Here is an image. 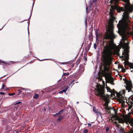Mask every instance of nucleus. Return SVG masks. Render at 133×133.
<instances>
[{
    "label": "nucleus",
    "mask_w": 133,
    "mask_h": 133,
    "mask_svg": "<svg viewBox=\"0 0 133 133\" xmlns=\"http://www.w3.org/2000/svg\"><path fill=\"white\" fill-rule=\"evenodd\" d=\"M115 37L114 34H105L104 36L103 48L101 51V59L104 66V72L103 74L104 76L111 74L108 72L109 71V66L112 62V56L113 52L111 50L114 47L113 39Z\"/></svg>",
    "instance_id": "nucleus-1"
},
{
    "label": "nucleus",
    "mask_w": 133,
    "mask_h": 133,
    "mask_svg": "<svg viewBox=\"0 0 133 133\" xmlns=\"http://www.w3.org/2000/svg\"><path fill=\"white\" fill-rule=\"evenodd\" d=\"M111 9H110L109 12L110 18L108 23V25H106V32L105 33H114V25L113 23L116 17L113 16V12L115 10H116L118 12H120L121 11H124L125 9L123 7H121L116 5L114 6H111Z\"/></svg>",
    "instance_id": "nucleus-2"
},
{
    "label": "nucleus",
    "mask_w": 133,
    "mask_h": 133,
    "mask_svg": "<svg viewBox=\"0 0 133 133\" xmlns=\"http://www.w3.org/2000/svg\"><path fill=\"white\" fill-rule=\"evenodd\" d=\"M125 90H123L122 92H120L119 93L117 94V100L119 101L120 103L122 104H124L126 102L127 103L129 102L131 104H133V102L130 100L128 101L127 102V99L126 98L124 97V96L125 95Z\"/></svg>",
    "instance_id": "nucleus-3"
},
{
    "label": "nucleus",
    "mask_w": 133,
    "mask_h": 133,
    "mask_svg": "<svg viewBox=\"0 0 133 133\" xmlns=\"http://www.w3.org/2000/svg\"><path fill=\"white\" fill-rule=\"evenodd\" d=\"M97 93L96 94V95L99 96L100 97L106 102H108L109 100L108 98L104 95V88L102 87L98 88H97Z\"/></svg>",
    "instance_id": "nucleus-4"
},
{
    "label": "nucleus",
    "mask_w": 133,
    "mask_h": 133,
    "mask_svg": "<svg viewBox=\"0 0 133 133\" xmlns=\"http://www.w3.org/2000/svg\"><path fill=\"white\" fill-rule=\"evenodd\" d=\"M105 77L106 81L108 83H110L112 85H114V80L113 78L111 76V74L106 75Z\"/></svg>",
    "instance_id": "nucleus-5"
},
{
    "label": "nucleus",
    "mask_w": 133,
    "mask_h": 133,
    "mask_svg": "<svg viewBox=\"0 0 133 133\" xmlns=\"http://www.w3.org/2000/svg\"><path fill=\"white\" fill-rule=\"evenodd\" d=\"M127 86L126 87V89L128 90V92H129L131 90L132 87V84L130 81H128L126 83Z\"/></svg>",
    "instance_id": "nucleus-6"
},
{
    "label": "nucleus",
    "mask_w": 133,
    "mask_h": 133,
    "mask_svg": "<svg viewBox=\"0 0 133 133\" xmlns=\"http://www.w3.org/2000/svg\"><path fill=\"white\" fill-rule=\"evenodd\" d=\"M117 26L118 29V33H126L125 32H122V25L120 24H118ZM126 33H133L132 32H127Z\"/></svg>",
    "instance_id": "nucleus-7"
},
{
    "label": "nucleus",
    "mask_w": 133,
    "mask_h": 133,
    "mask_svg": "<svg viewBox=\"0 0 133 133\" xmlns=\"http://www.w3.org/2000/svg\"><path fill=\"white\" fill-rule=\"evenodd\" d=\"M124 63V65H128L130 68L133 69V64L131 63H130L128 60H127L125 61Z\"/></svg>",
    "instance_id": "nucleus-8"
},
{
    "label": "nucleus",
    "mask_w": 133,
    "mask_h": 133,
    "mask_svg": "<svg viewBox=\"0 0 133 133\" xmlns=\"http://www.w3.org/2000/svg\"><path fill=\"white\" fill-rule=\"evenodd\" d=\"M119 35L120 36H121L122 37V39L124 40H126L127 37H128V35L127 34H129H129H132L133 35V34H119Z\"/></svg>",
    "instance_id": "nucleus-9"
},
{
    "label": "nucleus",
    "mask_w": 133,
    "mask_h": 133,
    "mask_svg": "<svg viewBox=\"0 0 133 133\" xmlns=\"http://www.w3.org/2000/svg\"><path fill=\"white\" fill-rule=\"evenodd\" d=\"M93 111L97 116H99V115H100L101 116V113L100 111L96 109L95 108H93Z\"/></svg>",
    "instance_id": "nucleus-10"
},
{
    "label": "nucleus",
    "mask_w": 133,
    "mask_h": 133,
    "mask_svg": "<svg viewBox=\"0 0 133 133\" xmlns=\"http://www.w3.org/2000/svg\"><path fill=\"white\" fill-rule=\"evenodd\" d=\"M6 84L5 83H3L2 88H1L0 90L1 91H2L3 90H8V88L6 87V86L5 85Z\"/></svg>",
    "instance_id": "nucleus-11"
},
{
    "label": "nucleus",
    "mask_w": 133,
    "mask_h": 133,
    "mask_svg": "<svg viewBox=\"0 0 133 133\" xmlns=\"http://www.w3.org/2000/svg\"><path fill=\"white\" fill-rule=\"evenodd\" d=\"M63 110H62L60 111L58 113L54 115V116L55 117H59L61 115V113L63 111Z\"/></svg>",
    "instance_id": "nucleus-12"
},
{
    "label": "nucleus",
    "mask_w": 133,
    "mask_h": 133,
    "mask_svg": "<svg viewBox=\"0 0 133 133\" xmlns=\"http://www.w3.org/2000/svg\"><path fill=\"white\" fill-rule=\"evenodd\" d=\"M105 108L106 111H107L109 113L111 114V111L112 110L111 109L112 108H109L108 107H105Z\"/></svg>",
    "instance_id": "nucleus-13"
},
{
    "label": "nucleus",
    "mask_w": 133,
    "mask_h": 133,
    "mask_svg": "<svg viewBox=\"0 0 133 133\" xmlns=\"http://www.w3.org/2000/svg\"><path fill=\"white\" fill-rule=\"evenodd\" d=\"M0 63H3L4 64L3 65V66H8V65H10V63H7L6 62H4V61H1L0 60Z\"/></svg>",
    "instance_id": "nucleus-14"
},
{
    "label": "nucleus",
    "mask_w": 133,
    "mask_h": 133,
    "mask_svg": "<svg viewBox=\"0 0 133 133\" xmlns=\"http://www.w3.org/2000/svg\"><path fill=\"white\" fill-rule=\"evenodd\" d=\"M124 13V17H125L126 18H128L129 17V15L128 12V11H125Z\"/></svg>",
    "instance_id": "nucleus-15"
},
{
    "label": "nucleus",
    "mask_w": 133,
    "mask_h": 133,
    "mask_svg": "<svg viewBox=\"0 0 133 133\" xmlns=\"http://www.w3.org/2000/svg\"><path fill=\"white\" fill-rule=\"evenodd\" d=\"M21 90L20 89H19L18 90V92L17 93V95H20L21 93L22 92V91L21 90H24L25 89L22 88H21Z\"/></svg>",
    "instance_id": "nucleus-16"
},
{
    "label": "nucleus",
    "mask_w": 133,
    "mask_h": 133,
    "mask_svg": "<svg viewBox=\"0 0 133 133\" xmlns=\"http://www.w3.org/2000/svg\"><path fill=\"white\" fill-rule=\"evenodd\" d=\"M97 1V0H91V1H90V2H91V5H93L94 4H95L96 2Z\"/></svg>",
    "instance_id": "nucleus-17"
},
{
    "label": "nucleus",
    "mask_w": 133,
    "mask_h": 133,
    "mask_svg": "<svg viewBox=\"0 0 133 133\" xmlns=\"http://www.w3.org/2000/svg\"><path fill=\"white\" fill-rule=\"evenodd\" d=\"M76 74H73L72 75H71L69 77V78H71V79H72L73 78H75L76 77Z\"/></svg>",
    "instance_id": "nucleus-18"
},
{
    "label": "nucleus",
    "mask_w": 133,
    "mask_h": 133,
    "mask_svg": "<svg viewBox=\"0 0 133 133\" xmlns=\"http://www.w3.org/2000/svg\"><path fill=\"white\" fill-rule=\"evenodd\" d=\"M39 95L37 94H34L33 98H34L37 99Z\"/></svg>",
    "instance_id": "nucleus-19"
},
{
    "label": "nucleus",
    "mask_w": 133,
    "mask_h": 133,
    "mask_svg": "<svg viewBox=\"0 0 133 133\" xmlns=\"http://www.w3.org/2000/svg\"><path fill=\"white\" fill-rule=\"evenodd\" d=\"M63 118V116L61 115L60 117H58L57 120L58 121H60Z\"/></svg>",
    "instance_id": "nucleus-20"
},
{
    "label": "nucleus",
    "mask_w": 133,
    "mask_h": 133,
    "mask_svg": "<svg viewBox=\"0 0 133 133\" xmlns=\"http://www.w3.org/2000/svg\"><path fill=\"white\" fill-rule=\"evenodd\" d=\"M106 88H107V92L109 91L111 93L112 92L111 89L109 87H108L107 85H106Z\"/></svg>",
    "instance_id": "nucleus-21"
},
{
    "label": "nucleus",
    "mask_w": 133,
    "mask_h": 133,
    "mask_svg": "<svg viewBox=\"0 0 133 133\" xmlns=\"http://www.w3.org/2000/svg\"><path fill=\"white\" fill-rule=\"evenodd\" d=\"M118 121L119 123H124L123 120L121 118L119 119H118Z\"/></svg>",
    "instance_id": "nucleus-22"
},
{
    "label": "nucleus",
    "mask_w": 133,
    "mask_h": 133,
    "mask_svg": "<svg viewBox=\"0 0 133 133\" xmlns=\"http://www.w3.org/2000/svg\"><path fill=\"white\" fill-rule=\"evenodd\" d=\"M129 122L130 125L132 126V128H133V119L130 120Z\"/></svg>",
    "instance_id": "nucleus-23"
},
{
    "label": "nucleus",
    "mask_w": 133,
    "mask_h": 133,
    "mask_svg": "<svg viewBox=\"0 0 133 133\" xmlns=\"http://www.w3.org/2000/svg\"><path fill=\"white\" fill-rule=\"evenodd\" d=\"M69 72H66V73H63V75H62V77L65 76L69 75Z\"/></svg>",
    "instance_id": "nucleus-24"
},
{
    "label": "nucleus",
    "mask_w": 133,
    "mask_h": 133,
    "mask_svg": "<svg viewBox=\"0 0 133 133\" xmlns=\"http://www.w3.org/2000/svg\"><path fill=\"white\" fill-rule=\"evenodd\" d=\"M115 1L117 2L118 1V0H114ZM123 1L127 3H129V0H123Z\"/></svg>",
    "instance_id": "nucleus-25"
},
{
    "label": "nucleus",
    "mask_w": 133,
    "mask_h": 133,
    "mask_svg": "<svg viewBox=\"0 0 133 133\" xmlns=\"http://www.w3.org/2000/svg\"><path fill=\"white\" fill-rule=\"evenodd\" d=\"M114 112L115 114H116L117 112V110L114 108L111 109Z\"/></svg>",
    "instance_id": "nucleus-26"
},
{
    "label": "nucleus",
    "mask_w": 133,
    "mask_h": 133,
    "mask_svg": "<svg viewBox=\"0 0 133 133\" xmlns=\"http://www.w3.org/2000/svg\"><path fill=\"white\" fill-rule=\"evenodd\" d=\"M96 39H97L98 37L100 36H101L102 34H96Z\"/></svg>",
    "instance_id": "nucleus-27"
},
{
    "label": "nucleus",
    "mask_w": 133,
    "mask_h": 133,
    "mask_svg": "<svg viewBox=\"0 0 133 133\" xmlns=\"http://www.w3.org/2000/svg\"><path fill=\"white\" fill-rule=\"evenodd\" d=\"M80 62V61L79 60H78L77 61V62L76 63V66H77L79 63Z\"/></svg>",
    "instance_id": "nucleus-28"
},
{
    "label": "nucleus",
    "mask_w": 133,
    "mask_h": 133,
    "mask_svg": "<svg viewBox=\"0 0 133 133\" xmlns=\"http://www.w3.org/2000/svg\"><path fill=\"white\" fill-rule=\"evenodd\" d=\"M21 103V102H15L14 103V104L15 105H17L19 104L20 103Z\"/></svg>",
    "instance_id": "nucleus-29"
},
{
    "label": "nucleus",
    "mask_w": 133,
    "mask_h": 133,
    "mask_svg": "<svg viewBox=\"0 0 133 133\" xmlns=\"http://www.w3.org/2000/svg\"><path fill=\"white\" fill-rule=\"evenodd\" d=\"M19 105H16L14 107V108L16 110H17L18 109V107H19Z\"/></svg>",
    "instance_id": "nucleus-30"
},
{
    "label": "nucleus",
    "mask_w": 133,
    "mask_h": 133,
    "mask_svg": "<svg viewBox=\"0 0 133 133\" xmlns=\"http://www.w3.org/2000/svg\"><path fill=\"white\" fill-rule=\"evenodd\" d=\"M88 130L86 129L83 131V133H87L88 132Z\"/></svg>",
    "instance_id": "nucleus-31"
},
{
    "label": "nucleus",
    "mask_w": 133,
    "mask_h": 133,
    "mask_svg": "<svg viewBox=\"0 0 133 133\" xmlns=\"http://www.w3.org/2000/svg\"><path fill=\"white\" fill-rule=\"evenodd\" d=\"M91 2H90V4L89 5V7H90V8H91V7L92 6H94V8H95V9H96V8L95 7V5H91Z\"/></svg>",
    "instance_id": "nucleus-32"
},
{
    "label": "nucleus",
    "mask_w": 133,
    "mask_h": 133,
    "mask_svg": "<svg viewBox=\"0 0 133 133\" xmlns=\"http://www.w3.org/2000/svg\"><path fill=\"white\" fill-rule=\"evenodd\" d=\"M15 94V93H9L8 95L9 96H11L13 95H14Z\"/></svg>",
    "instance_id": "nucleus-33"
},
{
    "label": "nucleus",
    "mask_w": 133,
    "mask_h": 133,
    "mask_svg": "<svg viewBox=\"0 0 133 133\" xmlns=\"http://www.w3.org/2000/svg\"><path fill=\"white\" fill-rule=\"evenodd\" d=\"M97 46L96 43L94 44V47L95 49L97 48Z\"/></svg>",
    "instance_id": "nucleus-34"
},
{
    "label": "nucleus",
    "mask_w": 133,
    "mask_h": 133,
    "mask_svg": "<svg viewBox=\"0 0 133 133\" xmlns=\"http://www.w3.org/2000/svg\"><path fill=\"white\" fill-rule=\"evenodd\" d=\"M83 59L85 60V61H87V57H85V56L84 57Z\"/></svg>",
    "instance_id": "nucleus-35"
},
{
    "label": "nucleus",
    "mask_w": 133,
    "mask_h": 133,
    "mask_svg": "<svg viewBox=\"0 0 133 133\" xmlns=\"http://www.w3.org/2000/svg\"><path fill=\"white\" fill-rule=\"evenodd\" d=\"M109 128L107 127V128H106V132H108V131L109 130Z\"/></svg>",
    "instance_id": "nucleus-36"
},
{
    "label": "nucleus",
    "mask_w": 133,
    "mask_h": 133,
    "mask_svg": "<svg viewBox=\"0 0 133 133\" xmlns=\"http://www.w3.org/2000/svg\"><path fill=\"white\" fill-rule=\"evenodd\" d=\"M63 91H60L59 92V94H62L63 93Z\"/></svg>",
    "instance_id": "nucleus-37"
},
{
    "label": "nucleus",
    "mask_w": 133,
    "mask_h": 133,
    "mask_svg": "<svg viewBox=\"0 0 133 133\" xmlns=\"http://www.w3.org/2000/svg\"><path fill=\"white\" fill-rule=\"evenodd\" d=\"M68 86H66V88H65V91H66L68 89Z\"/></svg>",
    "instance_id": "nucleus-38"
},
{
    "label": "nucleus",
    "mask_w": 133,
    "mask_h": 133,
    "mask_svg": "<svg viewBox=\"0 0 133 133\" xmlns=\"http://www.w3.org/2000/svg\"><path fill=\"white\" fill-rule=\"evenodd\" d=\"M98 78L101 79V80H102V77H99Z\"/></svg>",
    "instance_id": "nucleus-39"
},
{
    "label": "nucleus",
    "mask_w": 133,
    "mask_h": 133,
    "mask_svg": "<svg viewBox=\"0 0 133 133\" xmlns=\"http://www.w3.org/2000/svg\"><path fill=\"white\" fill-rule=\"evenodd\" d=\"M120 67L122 69V70L124 69V67L123 66H121Z\"/></svg>",
    "instance_id": "nucleus-40"
},
{
    "label": "nucleus",
    "mask_w": 133,
    "mask_h": 133,
    "mask_svg": "<svg viewBox=\"0 0 133 133\" xmlns=\"http://www.w3.org/2000/svg\"><path fill=\"white\" fill-rule=\"evenodd\" d=\"M5 94L3 92H0V94L1 95H4Z\"/></svg>",
    "instance_id": "nucleus-41"
},
{
    "label": "nucleus",
    "mask_w": 133,
    "mask_h": 133,
    "mask_svg": "<svg viewBox=\"0 0 133 133\" xmlns=\"http://www.w3.org/2000/svg\"><path fill=\"white\" fill-rule=\"evenodd\" d=\"M130 133H133V130H131L130 131Z\"/></svg>",
    "instance_id": "nucleus-42"
},
{
    "label": "nucleus",
    "mask_w": 133,
    "mask_h": 133,
    "mask_svg": "<svg viewBox=\"0 0 133 133\" xmlns=\"http://www.w3.org/2000/svg\"><path fill=\"white\" fill-rule=\"evenodd\" d=\"M88 125L89 126H90V127L91 126V124H90V123H88Z\"/></svg>",
    "instance_id": "nucleus-43"
},
{
    "label": "nucleus",
    "mask_w": 133,
    "mask_h": 133,
    "mask_svg": "<svg viewBox=\"0 0 133 133\" xmlns=\"http://www.w3.org/2000/svg\"><path fill=\"white\" fill-rule=\"evenodd\" d=\"M75 64L74 63L73 64H72V68H73L74 67V66H75Z\"/></svg>",
    "instance_id": "nucleus-44"
},
{
    "label": "nucleus",
    "mask_w": 133,
    "mask_h": 133,
    "mask_svg": "<svg viewBox=\"0 0 133 133\" xmlns=\"http://www.w3.org/2000/svg\"><path fill=\"white\" fill-rule=\"evenodd\" d=\"M25 58H28L29 57V56H25Z\"/></svg>",
    "instance_id": "nucleus-45"
},
{
    "label": "nucleus",
    "mask_w": 133,
    "mask_h": 133,
    "mask_svg": "<svg viewBox=\"0 0 133 133\" xmlns=\"http://www.w3.org/2000/svg\"><path fill=\"white\" fill-rule=\"evenodd\" d=\"M63 91V92H65L66 91H65V89L63 90H62Z\"/></svg>",
    "instance_id": "nucleus-46"
},
{
    "label": "nucleus",
    "mask_w": 133,
    "mask_h": 133,
    "mask_svg": "<svg viewBox=\"0 0 133 133\" xmlns=\"http://www.w3.org/2000/svg\"><path fill=\"white\" fill-rule=\"evenodd\" d=\"M75 79H73L72 80V81L71 82V83H72L73 82L75 81Z\"/></svg>",
    "instance_id": "nucleus-47"
},
{
    "label": "nucleus",
    "mask_w": 133,
    "mask_h": 133,
    "mask_svg": "<svg viewBox=\"0 0 133 133\" xmlns=\"http://www.w3.org/2000/svg\"><path fill=\"white\" fill-rule=\"evenodd\" d=\"M132 10L131 9L130 10V12H132Z\"/></svg>",
    "instance_id": "nucleus-48"
},
{
    "label": "nucleus",
    "mask_w": 133,
    "mask_h": 133,
    "mask_svg": "<svg viewBox=\"0 0 133 133\" xmlns=\"http://www.w3.org/2000/svg\"><path fill=\"white\" fill-rule=\"evenodd\" d=\"M131 100L133 101V97H132L131 98Z\"/></svg>",
    "instance_id": "nucleus-49"
},
{
    "label": "nucleus",
    "mask_w": 133,
    "mask_h": 133,
    "mask_svg": "<svg viewBox=\"0 0 133 133\" xmlns=\"http://www.w3.org/2000/svg\"><path fill=\"white\" fill-rule=\"evenodd\" d=\"M95 33H96V34L98 33V32H97V31H95Z\"/></svg>",
    "instance_id": "nucleus-50"
},
{
    "label": "nucleus",
    "mask_w": 133,
    "mask_h": 133,
    "mask_svg": "<svg viewBox=\"0 0 133 133\" xmlns=\"http://www.w3.org/2000/svg\"><path fill=\"white\" fill-rule=\"evenodd\" d=\"M28 33H29V29H28Z\"/></svg>",
    "instance_id": "nucleus-51"
},
{
    "label": "nucleus",
    "mask_w": 133,
    "mask_h": 133,
    "mask_svg": "<svg viewBox=\"0 0 133 133\" xmlns=\"http://www.w3.org/2000/svg\"><path fill=\"white\" fill-rule=\"evenodd\" d=\"M87 22V20L86 21H85V24H86V23Z\"/></svg>",
    "instance_id": "nucleus-52"
},
{
    "label": "nucleus",
    "mask_w": 133,
    "mask_h": 133,
    "mask_svg": "<svg viewBox=\"0 0 133 133\" xmlns=\"http://www.w3.org/2000/svg\"><path fill=\"white\" fill-rule=\"evenodd\" d=\"M45 110H46V109H45V108H44V111H45Z\"/></svg>",
    "instance_id": "nucleus-53"
},
{
    "label": "nucleus",
    "mask_w": 133,
    "mask_h": 133,
    "mask_svg": "<svg viewBox=\"0 0 133 133\" xmlns=\"http://www.w3.org/2000/svg\"><path fill=\"white\" fill-rule=\"evenodd\" d=\"M115 124H116V123H117V122H115Z\"/></svg>",
    "instance_id": "nucleus-54"
},
{
    "label": "nucleus",
    "mask_w": 133,
    "mask_h": 133,
    "mask_svg": "<svg viewBox=\"0 0 133 133\" xmlns=\"http://www.w3.org/2000/svg\"><path fill=\"white\" fill-rule=\"evenodd\" d=\"M69 70L70 71H71V69H69Z\"/></svg>",
    "instance_id": "nucleus-55"
},
{
    "label": "nucleus",
    "mask_w": 133,
    "mask_h": 133,
    "mask_svg": "<svg viewBox=\"0 0 133 133\" xmlns=\"http://www.w3.org/2000/svg\"><path fill=\"white\" fill-rule=\"evenodd\" d=\"M22 94H24V93H22Z\"/></svg>",
    "instance_id": "nucleus-56"
},
{
    "label": "nucleus",
    "mask_w": 133,
    "mask_h": 133,
    "mask_svg": "<svg viewBox=\"0 0 133 133\" xmlns=\"http://www.w3.org/2000/svg\"><path fill=\"white\" fill-rule=\"evenodd\" d=\"M122 72H125V71H122Z\"/></svg>",
    "instance_id": "nucleus-57"
},
{
    "label": "nucleus",
    "mask_w": 133,
    "mask_h": 133,
    "mask_svg": "<svg viewBox=\"0 0 133 133\" xmlns=\"http://www.w3.org/2000/svg\"><path fill=\"white\" fill-rule=\"evenodd\" d=\"M119 124L117 125L119 126Z\"/></svg>",
    "instance_id": "nucleus-58"
},
{
    "label": "nucleus",
    "mask_w": 133,
    "mask_h": 133,
    "mask_svg": "<svg viewBox=\"0 0 133 133\" xmlns=\"http://www.w3.org/2000/svg\"><path fill=\"white\" fill-rule=\"evenodd\" d=\"M93 29V28H91V30H92V29Z\"/></svg>",
    "instance_id": "nucleus-59"
},
{
    "label": "nucleus",
    "mask_w": 133,
    "mask_h": 133,
    "mask_svg": "<svg viewBox=\"0 0 133 133\" xmlns=\"http://www.w3.org/2000/svg\"><path fill=\"white\" fill-rule=\"evenodd\" d=\"M113 90L114 91V89H113Z\"/></svg>",
    "instance_id": "nucleus-60"
},
{
    "label": "nucleus",
    "mask_w": 133,
    "mask_h": 133,
    "mask_svg": "<svg viewBox=\"0 0 133 133\" xmlns=\"http://www.w3.org/2000/svg\"><path fill=\"white\" fill-rule=\"evenodd\" d=\"M87 9V7L86 9Z\"/></svg>",
    "instance_id": "nucleus-61"
},
{
    "label": "nucleus",
    "mask_w": 133,
    "mask_h": 133,
    "mask_svg": "<svg viewBox=\"0 0 133 133\" xmlns=\"http://www.w3.org/2000/svg\"><path fill=\"white\" fill-rule=\"evenodd\" d=\"M1 30V29H0V30Z\"/></svg>",
    "instance_id": "nucleus-62"
}]
</instances>
